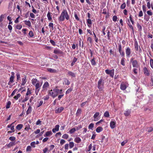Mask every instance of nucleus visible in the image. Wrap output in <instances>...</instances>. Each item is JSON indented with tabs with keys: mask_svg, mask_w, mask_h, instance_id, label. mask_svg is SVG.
Returning <instances> with one entry per match:
<instances>
[{
	"mask_svg": "<svg viewBox=\"0 0 153 153\" xmlns=\"http://www.w3.org/2000/svg\"><path fill=\"white\" fill-rule=\"evenodd\" d=\"M100 114V113L99 112H96L94 116V121H97V119H96V118L98 117Z\"/></svg>",
	"mask_w": 153,
	"mask_h": 153,
	"instance_id": "35",
	"label": "nucleus"
},
{
	"mask_svg": "<svg viewBox=\"0 0 153 153\" xmlns=\"http://www.w3.org/2000/svg\"><path fill=\"white\" fill-rule=\"evenodd\" d=\"M126 7V4L125 2L123 3L120 6V8L121 9H124Z\"/></svg>",
	"mask_w": 153,
	"mask_h": 153,
	"instance_id": "44",
	"label": "nucleus"
},
{
	"mask_svg": "<svg viewBox=\"0 0 153 153\" xmlns=\"http://www.w3.org/2000/svg\"><path fill=\"white\" fill-rule=\"evenodd\" d=\"M42 83L37 82L35 85V93L36 95H37L39 91L40 90L41 87L42 85Z\"/></svg>",
	"mask_w": 153,
	"mask_h": 153,
	"instance_id": "3",
	"label": "nucleus"
},
{
	"mask_svg": "<svg viewBox=\"0 0 153 153\" xmlns=\"http://www.w3.org/2000/svg\"><path fill=\"white\" fill-rule=\"evenodd\" d=\"M131 112V109H127L124 111V115L126 117L128 116L130 114Z\"/></svg>",
	"mask_w": 153,
	"mask_h": 153,
	"instance_id": "13",
	"label": "nucleus"
},
{
	"mask_svg": "<svg viewBox=\"0 0 153 153\" xmlns=\"http://www.w3.org/2000/svg\"><path fill=\"white\" fill-rule=\"evenodd\" d=\"M52 133L51 131H47L45 135H44V136L48 137L52 135Z\"/></svg>",
	"mask_w": 153,
	"mask_h": 153,
	"instance_id": "36",
	"label": "nucleus"
},
{
	"mask_svg": "<svg viewBox=\"0 0 153 153\" xmlns=\"http://www.w3.org/2000/svg\"><path fill=\"white\" fill-rule=\"evenodd\" d=\"M21 95L20 94H18L16 96H15L13 98L15 99V100H17L18 98H19L21 96Z\"/></svg>",
	"mask_w": 153,
	"mask_h": 153,
	"instance_id": "40",
	"label": "nucleus"
},
{
	"mask_svg": "<svg viewBox=\"0 0 153 153\" xmlns=\"http://www.w3.org/2000/svg\"><path fill=\"white\" fill-rule=\"evenodd\" d=\"M103 130V128L100 126L98 127L96 129V131L97 133H100Z\"/></svg>",
	"mask_w": 153,
	"mask_h": 153,
	"instance_id": "32",
	"label": "nucleus"
},
{
	"mask_svg": "<svg viewBox=\"0 0 153 153\" xmlns=\"http://www.w3.org/2000/svg\"><path fill=\"white\" fill-rule=\"evenodd\" d=\"M72 89L71 88H69L68 89L67 91H66L65 94H68L70 93L72 91Z\"/></svg>",
	"mask_w": 153,
	"mask_h": 153,
	"instance_id": "57",
	"label": "nucleus"
},
{
	"mask_svg": "<svg viewBox=\"0 0 153 153\" xmlns=\"http://www.w3.org/2000/svg\"><path fill=\"white\" fill-rule=\"evenodd\" d=\"M29 35L30 37H32L33 36V31L32 30H30L29 31Z\"/></svg>",
	"mask_w": 153,
	"mask_h": 153,
	"instance_id": "54",
	"label": "nucleus"
},
{
	"mask_svg": "<svg viewBox=\"0 0 153 153\" xmlns=\"http://www.w3.org/2000/svg\"><path fill=\"white\" fill-rule=\"evenodd\" d=\"M93 34H94V39H95V42L96 43H97L98 42V39L97 37V36H96V34L94 33V31L93 32Z\"/></svg>",
	"mask_w": 153,
	"mask_h": 153,
	"instance_id": "42",
	"label": "nucleus"
},
{
	"mask_svg": "<svg viewBox=\"0 0 153 153\" xmlns=\"http://www.w3.org/2000/svg\"><path fill=\"white\" fill-rule=\"evenodd\" d=\"M52 14V13L49 11L48 12L47 15V16L48 18V20L51 22H53Z\"/></svg>",
	"mask_w": 153,
	"mask_h": 153,
	"instance_id": "9",
	"label": "nucleus"
},
{
	"mask_svg": "<svg viewBox=\"0 0 153 153\" xmlns=\"http://www.w3.org/2000/svg\"><path fill=\"white\" fill-rule=\"evenodd\" d=\"M87 23L91 25L92 22L90 19H87Z\"/></svg>",
	"mask_w": 153,
	"mask_h": 153,
	"instance_id": "61",
	"label": "nucleus"
},
{
	"mask_svg": "<svg viewBox=\"0 0 153 153\" xmlns=\"http://www.w3.org/2000/svg\"><path fill=\"white\" fill-rule=\"evenodd\" d=\"M65 17L63 14L62 13L59 17L58 18V20L59 22H62L64 21Z\"/></svg>",
	"mask_w": 153,
	"mask_h": 153,
	"instance_id": "10",
	"label": "nucleus"
},
{
	"mask_svg": "<svg viewBox=\"0 0 153 153\" xmlns=\"http://www.w3.org/2000/svg\"><path fill=\"white\" fill-rule=\"evenodd\" d=\"M137 26L139 31H141L142 30V26L138 23H137Z\"/></svg>",
	"mask_w": 153,
	"mask_h": 153,
	"instance_id": "33",
	"label": "nucleus"
},
{
	"mask_svg": "<svg viewBox=\"0 0 153 153\" xmlns=\"http://www.w3.org/2000/svg\"><path fill=\"white\" fill-rule=\"evenodd\" d=\"M130 61L132 63L133 67L138 68L139 67V65L136 60H133V58H132L131 59Z\"/></svg>",
	"mask_w": 153,
	"mask_h": 153,
	"instance_id": "4",
	"label": "nucleus"
},
{
	"mask_svg": "<svg viewBox=\"0 0 153 153\" xmlns=\"http://www.w3.org/2000/svg\"><path fill=\"white\" fill-rule=\"evenodd\" d=\"M127 21H128L127 24H128V25L129 27V28L130 29H131L132 30V32H134L133 27L132 26V25L130 24V22L129 19H128L127 20Z\"/></svg>",
	"mask_w": 153,
	"mask_h": 153,
	"instance_id": "23",
	"label": "nucleus"
},
{
	"mask_svg": "<svg viewBox=\"0 0 153 153\" xmlns=\"http://www.w3.org/2000/svg\"><path fill=\"white\" fill-rule=\"evenodd\" d=\"M39 81L36 78L33 79L32 80V84L33 85H35L37 82H39Z\"/></svg>",
	"mask_w": 153,
	"mask_h": 153,
	"instance_id": "27",
	"label": "nucleus"
},
{
	"mask_svg": "<svg viewBox=\"0 0 153 153\" xmlns=\"http://www.w3.org/2000/svg\"><path fill=\"white\" fill-rule=\"evenodd\" d=\"M59 93V89L55 88L48 91V94L53 98L56 97Z\"/></svg>",
	"mask_w": 153,
	"mask_h": 153,
	"instance_id": "1",
	"label": "nucleus"
},
{
	"mask_svg": "<svg viewBox=\"0 0 153 153\" xmlns=\"http://www.w3.org/2000/svg\"><path fill=\"white\" fill-rule=\"evenodd\" d=\"M49 85L48 82H45L43 86V88L45 90L49 86Z\"/></svg>",
	"mask_w": 153,
	"mask_h": 153,
	"instance_id": "21",
	"label": "nucleus"
},
{
	"mask_svg": "<svg viewBox=\"0 0 153 153\" xmlns=\"http://www.w3.org/2000/svg\"><path fill=\"white\" fill-rule=\"evenodd\" d=\"M128 140H125L124 141L122 142L121 143V145L122 146H124L126 143H127Z\"/></svg>",
	"mask_w": 153,
	"mask_h": 153,
	"instance_id": "58",
	"label": "nucleus"
},
{
	"mask_svg": "<svg viewBox=\"0 0 153 153\" xmlns=\"http://www.w3.org/2000/svg\"><path fill=\"white\" fill-rule=\"evenodd\" d=\"M22 83L21 84V85H24L27 82V76L25 75H24L23 76H22Z\"/></svg>",
	"mask_w": 153,
	"mask_h": 153,
	"instance_id": "8",
	"label": "nucleus"
},
{
	"mask_svg": "<svg viewBox=\"0 0 153 153\" xmlns=\"http://www.w3.org/2000/svg\"><path fill=\"white\" fill-rule=\"evenodd\" d=\"M87 41H89L90 44H92L93 42V40L91 37H89L87 38Z\"/></svg>",
	"mask_w": 153,
	"mask_h": 153,
	"instance_id": "48",
	"label": "nucleus"
},
{
	"mask_svg": "<svg viewBox=\"0 0 153 153\" xmlns=\"http://www.w3.org/2000/svg\"><path fill=\"white\" fill-rule=\"evenodd\" d=\"M118 51L120 53H121V51H122V46L120 43L118 45Z\"/></svg>",
	"mask_w": 153,
	"mask_h": 153,
	"instance_id": "50",
	"label": "nucleus"
},
{
	"mask_svg": "<svg viewBox=\"0 0 153 153\" xmlns=\"http://www.w3.org/2000/svg\"><path fill=\"white\" fill-rule=\"evenodd\" d=\"M64 108L63 107H60L56 109L55 110V112L56 113H60L64 110Z\"/></svg>",
	"mask_w": 153,
	"mask_h": 153,
	"instance_id": "14",
	"label": "nucleus"
},
{
	"mask_svg": "<svg viewBox=\"0 0 153 153\" xmlns=\"http://www.w3.org/2000/svg\"><path fill=\"white\" fill-rule=\"evenodd\" d=\"M143 12L142 10H140L139 13L138 14V17H142L143 16Z\"/></svg>",
	"mask_w": 153,
	"mask_h": 153,
	"instance_id": "63",
	"label": "nucleus"
},
{
	"mask_svg": "<svg viewBox=\"0 0 153 153\" xmlns=\"http://www.w3.org/2000/svg\"><path fill=\"white\" fill-rule=\"evenodd\" d=\"M68 74L69 76H71L73 77H75L76 76L75 74L71 71H68Z\"/></svg>",
	"mask_w": 153,
	"mask_h": 153,
	"instance_id": "31",
	"label": "nucleus"
},
{
	"mask_svg": "<svg viewBox=\"0 0 153 153\" xmlns=\"http://www.w3.org/2000/svg\"><path fill=\"white\" fill-rule=\"evenodd\" d=\"M153 131V127H151L149 128L148 131L149 132H150Z\"/></svg>",
	"mask_w": 153,
	"mask_h": 153,
	"instance_id": "64",
	"label": "nucleus"
},
{
	"mask_svg": "<svg viewBox=\"0 0 153 153\" xmlns=\"http://www.w3.org/2000/svg\"><path fill=\"white\" fill-rule=\"evenodd\" d=\"M16 27L17 29L20 30L22 27V26L21 25H16Z\"/></svg>",
	"mask_w": 153,
	"mask_h": 153,
	"instance_id": "53",
	"label": "nucleus"
},
{
	"mask_svg": "<svg viewBox=\"0 0 153 153\" xmlns=\"http://www.w3.org/2000/svg\"><path fill=\"white\" fill-rule=\"evenodd\" d=\"M104 116L105 117H109L110 115H109V113L108 111H105L104 113Z\"/></svg>",
	"mask_w": 153,
	"mask_h": 153,
	"instance_id": "43",
	"label": "nucleus"
},
{
	"mask_svg": "<svg viewBox=\"0 0 153 153\" xmlns=\"http://www.w3.org/2000/svg\"><path fill=\"white\" fill-rule=\"evenodd\" d=\"M14 77L10 76V80L8 83V84L10 85L12 83L14 82Z\"/></svg>",
	"mask_w": 153,
	"mask_h": 153,
	"instance_id": "28",
	"label": "nucleus"
},
{
	"mask_svg": "<svg viewBox=\"0 0 153 153\" xmlns=\"http://www.w3.org/2000/svg\"><path fill=\"white\" fill-rule=\"evenodd\" d=\"M91 61L92 65H96V59L94 57L93 58Z\"/></svg>",
	"mask_w": 153,
	"mask_h": 153,
	"instance_id": "25",
	"label": "nucleus"
},
{
	"mask_svg": "<svg viewBox=\"0 0 153 153\" xmlns=\"http://www.w3.org/2000/svg\"><path fill=\"white\" fill-rule=\"evenodd\" d=\"M30 129V125L29 124L26 125L25 128V130L27 131H28Z\"/></svg>",
	"mask_w": 153,
	"mask_h": 153,
	"instance_id": "41",
	"label": "nucleus"
},
{
	"mask_svg": "<svg viewBox=\"0 0 153 153\" xmlns=\"http://www.w3.org/2000/svg\"><path fill=\"white\" fill-rule=\"evenodd\" d=\"M110 32L108 30L107 33V39L108 40H110L111 36Z\"/></svg>",
	"mask_w": 153,
	"mask_h": 153,
	"instance_id": "47",
	"label": "nucleus"
},
{
	"mask_svg": "<svg viewBox=\"0 0 153 153\" xmlns=\"http://www.w3.org/2000/svg\"><path fill=\"white\" fill-rule=\"evenodd\" d=\"M143 72L144 74L146 76H148L149 75V71L146 67H144L143 68Z\"/></svg>",
	"mask_w": 153,
	"mask_h": 153,
	"instance_id": "12",
	"label": "nucleus"
},
{
	"mask_svg": "<svg viewBox=\"0 0 153 153\" xmlns=\"http://www.w3.org/2000/svg\"><path fill=\"white\" fill-rule=\"evenodd\" d=\"M149 19V17L147 16L146 15V14L144 17V19L146 22L148 21Z\"/></svg>",
	"mask_w": 153,
	"mask_h": 153,
	"instance_id": "55",
	"label": "nucleus"
},
{
	"mask_svg": "<svg viewBox=\"0 0 153 153\" xmlns=\"http://www.w3.org/2000/svg\"><path fill=\"white\" fill-rule=\"evenodd\" d=\"M74 141L77 143H79L81 141V140L80 137H78L75 138Z\"/></svg>",
	"mask_w": 153,
	"mask_h": 153,
	"instance_id": "26",
	"label": "nucleus"
},
{
	"mask_svg": "<svg viewBox=\"0 0 153 153\" xmlns=\"http://www.w3.org/2000/svg\"><path fill=\"white\" fill-rule=\"evenodd\" d=\"M131 52L130 48L129 47H127L126 49V53L127 57H129L130 56Z\"/></svg>",
	"mask_w": 153,
	"mask_h": 153,
	"instance_id": "7",
	"label": "nucleus"
},
{
	"mask_svg": "<svg viewBox=\"0 0 153 153\" xmlns=\"http://www.w3.org/2000/svg\"><path fill=\"white\" fill-rule=\"evenodd\" d=\"M77 59L75 57H74L73 59V61L71 63V66H73L74 65L75 63L77 61Z\"/></svg>",
	"mask_w": 153,
	"mask_h": 153,
	"instance_id": "34",
	"label": "nucleus"
},
{
	"mask_svg": "<svg viewBox=\"0 0 153 153\" xmlns=\"http://www.w3.org/2000/svg\"><path fill=\"white\" fill-rule=\"evenodd\" d=\"M150 64L151 67L153 69V59H150Z\"/></svg>",
	"mask_w": 153,
	"mask_h": 153,
	"instance_id": "52",
	"label": "nucleus"
},
{
	"mask_svg": "<svg viewBox=\"0 0 153 153\" xmlns=\"http://www.w3.org/2000/svg\"><path fill=\"white\" fill-rule=\"evenodd\" d=\"M127 88V86L126 85L123 83H121L120 85V88L121 90H126V89Z\"/></svg>",
	"mask_w": 153,
	"mask_h": 153,
	"instance_id": "16",
	"label": "nucleus"
},
{
	"mask_svg": "<svg viewBox=\"0 0 153 153\" xmlns=\"http://www.w3.org/2000/svg\"><path fill=\"white\" fill-rule=\"evenodd\" d=\"M126 59L124 58H123L121 59V64L123 65L124 66L125 65V61Z\"/></svg>",
	"mask_w": 153,
	"mask_h": 153,
	"instance_id": "37",
	"label": "nucleus"
},
{
	"mask_svg": "<svg viewBox=\"0 0 153 153\" xmlns=\"http://www.w3.org/2000/svg\"><path fill=\"white\" fill-rule=\"evenodd\" d=\"M134 46L135 50L137 51H138V45L136 39L134 40ZM139 47L140 48V50L141 51V49L139 46Z\"/></svg>",
	"mask_w": 153,
	"mask_h": 153,
	"instance_id": "11",
	"label": "nucleus"
},
{
	"mask_svg": "<svg viewBox=\"0 0 153 153\" xmlns=\"http://www.w3.org/2000/svg\"><path fill=\"white\" fill-rule=\"evenodd\" d=\"M35 141L32 142L30 143L31 146L33 148H35Z\"/></svg>",
	"mask_w": 153,
	"mask_h": 153,
	"instance_id": "62",
	"label": "nucleus"
},
{
	"mask_svg": "<svg viewBox=\"0 0 153 153\" xmlns=\"http://www.w3.org/2000/svg\"><path fill=\"white\" fill-rule=\"evenodd\" d=\"M23 22H25V24L28 26L30 27L31 26V23L30 21L24 20L23 21Z\"/></svg>",
	"mask_w": 153,
	"mask_h": 153,
	"instance_id": "24",
	"label": "nucleus"
},
{
	"mask_svg": "<svg viewBox=\"0 0 153 153\" xmlns=\"http://www.w3.org/2000/svg\"><path fill=\"white\" fill-rule=\"evenodd\" d=\"M48 72L51 73H55L56 72V69L49 68L47 69Z\"/></svg>",
	"mask_w": 153,
	"mask_h": 153,
	"instance_id": "30",
	"label": "nucleus"
},
{
	"mask_svg": "<svg viewBox=\"0 0 153 153\" xmlns=\"http://www.w3.org/2000/svg\"><path fill=\"white\" fill-rule=\"evenodd\" d=\"M114 69H113L111 70L106 69L105 71V73L107 74H109L111 77L113 78L114 75Z\"/></svg>",
	"mask_w": 153,
	"mask_h": 153,
	"instance_id": "5",
	"label": "nucleus"
},
{
	"mask_svg": "<svg viewBox=\"0 0 153 153\" xmlns=\"http://www.w3.org/2000/svg\"><path fill=\"white\" fill-rule=\"evenodd\" d=\"M53 53L56 54H62L63 52L59 49H56L54 50Z\"/></svg>",
	"mask_w": 153,
	"mask_h": 153,
	"instance_id": "18",
	"label": "nucleus"
},
{
	"mask_svg": "<svg viewBox=\"0 0 153 153\" xmlns=\"http://www.w3.org/2000/svg\"><path fill=\"white\" fill-rule=\"evenodd\" d=\"M69 136L67 134H63L62 136V138L64 139H67L68 137Z\"/></svg>",
	"mask_w": 153,
	"mask_h": 153,
	"instance_id": "49",
	"label": "nucleus"
},
{
	"mask_svg": "<svg viewBox=\"0 0 153 153\" xmlns=\"http://www.w3.org/2000/svg\"><path fill=\"white\" fill-rule=\"evenodd\" d=\"M82 110L80 108H78L77 110L76 114V115H78L81 113Z\"/></svg>",
	"mask_w": 153,
	"mask_h": 153,
	"instance_id": "45",
	"label": "nucleus"
},
{
	"mask_svg": "<svg viewBox=\"0 0 153 153\" xmlns=\"http://www.w3.org/2000/svg\"><path fill=\"white\" fill-rule=\"evenodd\" d=\"M59 125H56L55 126V128H53L52 129V131L53 133H55L57 131H58L59 130Z\"/></svg>",
	"mask_w": 153,
	"mask_h": 153,
	"instance_id": "19",
	"label": "nucleus"
},
{
	"mask_svg": "<svg viewBox=\"0 0 153 153\" xmlns=\"http://www.w3.org/2000/svg\"><path fill=\"white\" fill-rule=\"evenodd\" d=\"M62 13L64 15L66 19L68 20L69 19V16L67 10L66 9H63Z\"/></svg>",
	"mask_w": 153,
	"mask_h": 153,
	"instance_id": "6",
	"label": "nucleus"
},
{
	"mask_svg": "<svg viewBox=\"0 0 153 153\" xmlns=\"http://www.w3.org/2000/svg\"><path fill=\"white\" fill-rule=\"evenodd\" d=\"M32 107L30 105L28 107L26 113V115H28L29 114H30L32 111Z\"/></svg>",
	"mask_w": 153,
	"mask_h": 153,
	"instance_id": "20",
	"label": "nucleus"
},
{
	"mask_svg": "<svg viewBox=\"0 0 153 153\" xmlns=\"http://www.w3.org/2000/svg\"><path fill=\"white\" fill-rule=\"evenodd\" d=\"M11 104V102L10 101H8L7 103V104L6 105V108H10Z\"/></svg>",
	"mask_w": 153,
	"mask_h": 153,
	"instance_id": "46",
	"label": "nucleus"
},
{
	"mask_svg": "<svg viewBox=\"0 0 153 153\" xmlns=\"http://www.w3.org/2000/svg\"><path fill=\"white\" fill-rule=\"evenodd\" d=\"M48 26L49 27V28L50 29V32H51V31H52L53 29V26H54L53 24V23L51 22H50L49 23Z\"/></svg>",
	"mask_w": 153,
	"mask_h": 153,
	"instance_id": "22",
	"label": "nucleus"
},
{
	"mask_svg": "<svg viewBox=\"0 0 153 153\" xmlns=\"http://www.w3.org/2000/svg\"><path fill=\"white\" fill-rule=\"evenodd\" d=\"M23 125L22 124H19L16 126V128L18 130H20L23 128Z\"/></svg>",
	"mask_w": 153,
	"mask_h": 153,
	"instance_id": "29",
	"label": "nucleus"
},
{
	"mask_svg": "<svg viewBox=\"0 0 153 153\" xmlns=\"http://www.w3.org/2000/svg\"><path fill=\"white\" fill-rule=\"evenodd\" d=\"M16 137L13 136L10 137L9 138V140H10L12 142L16 141Z\"/></svg>",
	"mask_w": 153,
	"mask_h": 153,
	"instance_id": "39",
	"label": "nucleus"
},
{
	"mask_svg": "<svg viewBox=\"0 0 153 153\" xmlns=\"http://www.w3.org/2000/svg\"><path fill=\"white\" fill-rule=\"evenodd\" d=\"M32 7L33 8L32 11L33 13L35 14H36L37 13H38V12H37L36 10L34 8L33 6H32Z\"/></svg>",
	"mask_w": 153,
	"mask_h": 153,
	"instance_id": "59",
	"label": "nucleus"
},
{
	"mask_svg": "<svg viewBox=\"0 0 153 153\" xmlns=\"http://www.w3.org/2000/svg\"><path fill=\"white\" fill-rule=\"evenodd\" d=\"M69 146L70 148H73L74 146V142H70L69 143Z\"/></svg>",
	"mask_w": 153,
	"mask_h": 153,
	"instance_id": "56",
	"label": "nucleus"
},
{
	"mask_svg": "<svg viewBox=\"0 0 153 153\" xmlns=\"http://www.w3.org/2000/svg\"><path fill=\"white\" fill-rule=\"evenodd\" d=\"M76 131V129L75 128H73L70 130L69 132L70 134H71L75 132Z\"/></svg>",
	"mask_w": 153,
	"mask_h": 153,
	"instance_id": "51",
	"label": "nucleus"
},
{
	"mask_svg": "<svg viewBox=\"0 0 153 153\" xmlns=\"http://www.w3.org/2000/svg\"><path fill=\"white\" fill-rule=\"evenodd\" d=\"M65 82V84L67 85H69L70 84V82L67 79H65L64 80Z\"/></svg>",
	"mask_w": 153,
	"mask_h": 153,
	"instance_id": "60",
	"label": "nucleus"
},
{
	"mask_svg": "<svg viewBox=\"0 0 153 153\" xmlns=\"http://www.w3.org/2000/svg\"><path fill=\"white\" fill-rule=\"evenodd\" d=\"M116 122L115 121H111L110 124L111 128L112 129L114 128L116 126Z\"/></svg>",
	"mask_w": 153,
	"mask_h": 153,
	"instance_id": "15",
	"label": "nucleus"
},
{
	"mask_svg": "<svg viewBox=\"0 0 153 153\" xmlns=\"http://www.w3.org/2000/svg\"><path fill=\"white\" fill-rule=\"evenodd\" d=\"M104 86V82L102 79H100L98 81L97 87L100 91H102L103 90Z\"/></svg>",
	"mask_w": 153,
	"mask_h": 153,
	"instance_id": "2",
	"label": "nucleus"
},
{
	"mask_svg": "<svg viewBox=\"0 0 153 153\" xmlns=\"http://www.w3.org/2000/svg\"><path fill=\"white\" fill-rule=\"evenodd\" d=\"M16 144L15 143V141L14 142H10L8 144H6V146H7V148H10L11 147H12L14 145H15Z\"/></svg>",
	"mask_w": 153,
	"mask_h": 153,
	"instance_id": "17",
	"label": "nucleus"
},
{
	"mask_svg": "<svg viewBox=\"0 0 153 153\" xmlns=\"http://www.w3.org/2000/svg\"><path fill=\"white\" fill-rule=\"evenodd\" d=\"M94 124L93 123H91L88 126L89 129L93 130V128L94 127Z\"/></svg>",
	"mask_w": 153,
	"mask_h": 153,
	"instance_id": "38",
	"label": "nucleus"
}]
</instances>
